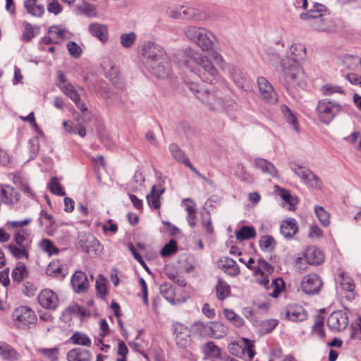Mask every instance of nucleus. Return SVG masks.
Here are the masks:
<instances>
[{
	"instance_id": "obj_1",
	"label": "nucleus",
	"mask_w": 361,
	"mask_h": 361,
	"mask_svg": "<svg viewBox=\"0 0 361 361\" xmlns=\"http://www.w3.org/2000/svg\"><path fill=\"white\" fill-rule=\"evenodd\" d=\"M31 218L23 220H10L5 224V228L13 231V242L8 244L6 248L11 255L17 259H28L30 249L32 243V231L25 228L32 222Z\"/></svg>"
},
{
	"instance_id": "obj_2",
	"label": "nucleus",
	"mask_w": 361,
	"mask_h": 361,
	"mask_svg": "<svg viewBox=\"0 0 361 361\" xmlns=\"http://www.w3.org/2000/svg\"><path fill=\"white\" fill-rule=\"evenodd\" d=\"M142 54L149 71L158 78H166L171 72L169 57L165 50L152 42H145Z\"/></svg>"
},
{
	"instance_id": "obj_3",
	"label": "nucleus",
	"mask_w": 361,
	"mask_h": 361,
	"mask_svg": "<svg viewBox=\"0 0 361 361\" xmlns=\"http://www.w3.org/2000/svg\"><path fill=\"white\" fill-rule=\"evenodd\" d=\"M274 271V268L270 263L262 258H259L252 271V275L255 282L264 287L269 295L276 298L284 288V282L281 278L275 279L270 282L269 277Z\"/></svg>"
},
{
	"instance_id": "obj_4",
	"label": "nucleus",
	"mask_w": 361,
	"mask_h": 361,
	"mask_svg": "<svg viewBox=\"0 0 361 361\" xmlns=\"http://www.w3.org/2000/svg\"><path fill=\"white\" fill-rule=\"evenodd\" d=\"M190 90L209 110L222 111L229 106L228 100L223 98L221 93L214 89L202 87L197 83L186 82Z\"/></svg>"
},
{
	"instance_id": "obj_5",
	"label": "nucleus",
	"mask_w": 361,
	"mask_h": 361,
	"mask_svg": "<svg viewBox=\"0 0 361 361\" xmlns=\"http://www.w3.org/2000/svg\"><path fill=\"white\" fill-rule=\"evenodd\" d=\"M184 37L190 42L195 44L202 51H208L214 47L216 37L209 30L193 25L183 27Z\"/></svg>"
},
{
	"instance_id": "obj_6",
	"label": "nucleus",
	"mask_w": 361,
	"mask_h": 361,
	"mask_svg": "<svg viewBox=\"0 0 361 361\" xmlns=\"http://www.w3.org/2000/svg\"><path fill=\"white\" fill-rule=\"evenodd\" d=\"M281 68L286 82L290 86L302 87L305 82V74L295 59L286 58L281 61Z\"/></svg>"
},
{
	"instance_id": "obj_7",
	"label": "nucleus",
	"mask_w": 361,
	"mask_h": 361,
	"mask_svg": "<svg viewBox=\"0 0 361 361\" xmlns=\"http://www.w3.org/2000/svg\"><path fill=\"white\" fill-rule=\"evenodd\" d=\"M177 56L182 58L178 63H183L193 74L197 75L200 68L204 65L208 57L192 47H187L178 51Z\"/></svg>"
},
{
	"instance_id": "obj_8",
	"label": "nucleus",
	"mask_w": 361,
	"mask_h": 361,
	"mask_svg": "<svg viewBox=\"0 0 361 361\" xmlns=\"http://www.w3.org/2000/svg\"><path fill=\"white\" fill-rule=\"evenodd\" d=\"M12 321L17 329L27 330L37 324V316L31 307L22 305L13 310Z\"/></svg>"
},
{
	"instance_id": "obj_9",
	"label": "nucleus",
	"mask_w": 361,
	"mask_h": 361,
	"mask_svg": "<svg viewBox=\"0 0 361 361\" xmlns=\"http://www.w3.org/2000/svg\"><path fill=\"white\" fill-rule=\"evenodd\" d=\"M342 106L338 102L329 99L318 101L316 113L319 120L325 125H329L342 111Z\"/></svg>"
},
{
	"instance_id": "obj_10",
	"label": "nucleus",
	"mask_w": 361,
	"mask_h": 361,
	"mask_svg": "<svg viewBox=\"0 0 361 361\" xmlns=\"http://www.w3.org/2000/svg\"><path fill=\"white\" fill-rule=\"evenodd\" d=\"M291 169L308 187L318 190L322 188L321 180L309 169L300 165L293 164L291 166Z\"/></svg>"
},
{
	"instance_id": "obj_11",
	"label": "nucleus",
	"mask_w": 361,
	"mask_h": 361,
	"mask_svg": "<svg viewBox=\"0 0 361 361\" xmlns=\"http://www.w3.org/2000/svg\"><path fill=\"white\" fill-rule=\"evenodd\" d=\"M322 286L323 282L321 277L314 273L304 276L300 283L302 290L307 295L319 294Z\"/></svg>"
},
{
	"instance_id": "obj_12",
	"label": "nucleus",
	"mask_w": 361,
	"mask_h": 361,
	"mask_svg": "<svg viewBox=\"0 0 361 361\" xmlns=\"http://www.w3.org/2000/svg\"><path fill=\"white\" fill-rule=\"evenodd\" d=\"M348 324V317L345 312L339 310L330 314L327 319L329 329L340 331L344 330Z\"/></svg>"
},
{
	"instance_id": "obj_13",
	"label": "nucleus",
	"mask_w": 361,
	"mask_h": 361,
	"mask_svg": "<svg viewBox=\"0 0 361 361\" xmlns=\"http://www.w3.org/2000/svg\"><path fill=\"white\" fill-rule=\"evenodd\" d=\"M257 82L262 98L269 104H276L278 96L268 80L264 77H259Z\"/></svg>"
},
{
	"instance_id": "obj_14",
	"label": "nucleus",
	"mask_w": 361,
	"mask_h": 361,
	"mask_svg": "<svg viewBox=\"0 0 361 361\" xmlns=\"http://www.w3.org/2000/svg\"><path fill=\"white\" fill-rule=\"evenodd\" d=\"M39 305L46 309L54 310L59 303L58 295L51 289L42 290L38 295Z\"/></svg>"
},
{
	"instance_id": "obj_15",
	"label": "nucleus",
	"mask_w": 361,
	"mask_h": 361,
	"mask_svg": "<svg viewBox=\"0 0 361 361\" xmlns=\"http://www.w3.org/2000/svg\"><path fill=\"white\" fill-rule=\"evenodd\" d=\"M20 200L19 192L11 185H0V202L13 205L18 202Z\"/></svg>"
},
{
	"instance_id": "obj_16",
	"label": "nucleus",
	"mask_w": 361,
	"mask_h": 361,
	"mask_svg": "<svg viewBox=\"0 0 361 361\" xmlns=\"http://www.w3.org/2000/svg\"><path fill=\"white\" fill-rule=\"evenodd\" d=\"M169 151L173 157L178 162H180L188 166L192 172H194L199 177H202V174L194 167L191 164L189 159L184 153L183 151L175 143L169 145Z\"/></svg>"
},
{
	"instance_id": "obj_17",
	"label": "nucleus",
	"mask_w": 361,
	"mask_h": 361,
	"mask_svg": "<svg viewBox=\"0 0 361 361\" xmlns=\"http://www.w3.org/2000/svg\"><path fill=\"white\" fill-rule=\"evenodd\" d=\"M285 318L293 322H301L307 318V312L299 305L292 304L288 305L285 310Z\"/></svg>"
},
{
	"instance_id": "obj_18",
	"label": "nucleus",
	"mask_w": 361,
	"mask_h": 361,
	"mask_svg": "<svg viewBox=\"0 0 361 361\" xmlns=\"http://www.w3.org/2000/svg\"><path fill=\"white\" fill-rule=\"evenodd\" d=\"M71 284L78 293L86 291L89 287V283L85 273L81 271H75L71 278Z\"/></svg>"
},
{
	"instance_id": "obj_19",
	"label": "nucleus",
	"mask_w": 361,
	"mask_h": 361,
	"mask_svg": "<svg viewBox=\"0 0 361 361\" xmlns=\"http://www.w3.org/2000/svg\"><path fill=\"white\" fill-rule=\"evenodd\" d=\"M218 75V71L209 59L196 75L202 80L212 83L214 78Z\"/></svg>"
},
{
	"instance_id": "obj_20",
	"label": "nucleus",
	"mask_w": 361,
	"mask_h": 361,
	"mask_svg": "<svg viewBox=\"0 0 361 361\" xmlns=\"http://www.w3.org/2000/svg\"><path fill=\"white\" fill-rule=\"evenodd\" d=\"M46 274L50 277L62 280L68 274V271L59 261L54 260L48 264Z\"/></svg>"
},
{
	"instance_id": "obj_21",
	"label": "nucleus",
	"mask_w": 361,
	"mask_h": 361,
	"mask_svg": "<svg viewBox=\"0 0 361 361\" xmlns=\"http://www.w3.org/2000/svg\"><path fill=\"white\" fill-rule=\"evenodd\" d=\"M218 267L223 270L226 274L236 276L240 274V269L235 261L228 257H221L218 262Z\"/></svg>"
},
{
	"instance_id": "obj_22",
	"label": "nucleus",
	"mask_w": 361,
	"mask_h": 361,
	"mask_svg": "<svg viewBox=\"0 0 361 361\" xmlns=\"http://www.w3.org/2000/svg\"><path fill=\"white\" fill-rule=\"evenodd\" d=\"M280 231L286 239H291L298 232L296 220L293 218L286 219L281 224Z\"/></svg>"
},
{
	"instance_id": "obj_23",
	"label": "nucleus",
	"mask_w": 361,
	"mask_h": 361,
	"mask_svg": "<svg viewBox=\"0 0 361 361\" xmlns=\"http://www.w3.org/2000/svg\"><path fill=\"white\" fill-rule=\"evenodd\" d=\"M79 245L87 253L96 252L100 247L99 242L92 235H82L79 240Z\"/></svg>"
},
{
	"instance_id": "obj_24",
	"label": "nucleus",
	"mask_w": 361,
	"mask_h": 361,
	"mask_svg": "<svg viewBox=\"0 0 361 361\" xmlns=\"http://www.w3.org/2000/svg\"><path fill=\"white\" fill-rule=\"evenodd\" d=\"M88 30L92 36L98 38L102 43L107 42L109 38V30L106 25L93 23L90 24Z\"/></svg>"
},
{
	"instance_id": "obj_25",
	"label": "nucleus",
	"mask_w": 361,
	"mask_h": 361,
	"mask_svg": "<svg viewBox=\"0 0 361 361\" xmlns=\"http://www.w3.org/2000/svg\"><path fill=\"white\" fill-rule=\"evenodd\" d=\"M48 34L49 40L52 41L54 44H60L69 37L68 31L59 25L51 26L49 29Z\"/></svg>"
},
{
	"instance_id": "obj_26",
	"label": "nucleus",
	"mask_w": 361,
	"mask_h": 361,
	"mask_svg": "<svg viewBox=\"0 0 361 361\" xmlns=\"http://www.w3.org/2000/svg\"><path fill=\"white\" fill-rule=\"evenodd\" d=\"M68 361H91L92 354L86 349L75 348L69 350L67 353Z\"/></svg>"
},
{
	"instance_id": "obj_27",
	"label": "nucleus",
	"mask_w": 361,
	"mask_h": 361,
	"mask_svg": "<svg viewBox=\"0 0 361 361\" xmlns=\"http://www.w3.org/2000/svg\"><path fill=\"white\" fill-rule=\"evenodd\" d=\"M304 257L310 264H319L324 261V255L317 247L311 246L306 249Z\"/></svg>"
},
{
	"instance_id": "obj_28",
	"label": "nucleus",
	"mask_w": 361,
	"mask_h": 361,
	"mask_svg": "<svg viewBox=\"0 0 361 361\" xmlns=\"http://www.w3.org/2000/svg\"><path fill=\"white\" fill-rule=\"evenodd\" d=\"M0 356L8 361H16L20 358V355L8 343L0 341Z\"/></svg>"
},
{
	"instance_id": "obj_29",
	"label": "nucleus",
	"mask_w": 361,
	"mask_h": 361,
	"mask_svg": "<svg viewBox=\"0 0 361 361\" xmlns=\"http://www.w3.org/2000/svg\"><path fill=\"white\" fill-rule=\"evenodd\" d=\"M326 12L325 6L322 4L315 3L313 8L310 9L305 13L300 14V18L304 20H311L313 21L322 18L324 13Z\"/></svg>"
},
{
	"instance_id": "obj_30",
	"label": "nucleus",
	"mask_w": 361,
	"mask_h": 361,
	"mask_svg": "<svg viewBox=\"0 0 361 361\" xmlns=\"http://www.w3.org/2000/svg\"><path fill=\"white\" fill-rule=\"evenodd\" d=\"M228 329L221 322H209V337L219 339L226 336L228 334Z\"/></svg>"
},
{
	"instance_id": "obj_31",
	"label": "nucleus",
	"mask_w": 361,
	"mask_h": 361,
	"mask_svg": "<svg viewBox=\"0 0 361 361\" xmlns=\"http://www.w3.org/2000/svg\"><path fill=\"white\" fill-rule=\"evenodd\" d=\"M160 293L169 302L176 304L180 302V298L176 295L174 288L171 284L164 283L159 287Z\"/></svg>"
},
{
	"instance_id": "obj_32",
	"label": "nucleus",
	"mask_w": 361,
	"mask_h": 361,
	"mask_svg": "<svg viewBox=\"0 0 361 361\" xmlns=\"http://www.w3.org/2000/svg\"><path fill=\"white\" fill-rule=\"evenodd\" d=\"M164 189L161 185H154L149 195L147 196V200L150 207L159 209L160 207L159 198Z\"/></svg>"
},
{
	"instance_id": "obj_33",
	"label": "nucleus",
	"mask_w": 361,
	"mask_h": 361,
	"mask_svg": "<svg viewBox=\"0 0 361 361\" xmlns=\"http://www.w3.org/2000/svg\"><path fill=\"white\" fill-rule=\"evenodd\" d=\"M256 168L260 169L262 172L269 174L270 176L275 177L277 175V171L275 166L269 161L257 158L255 161Z\"/></svg>"
},
{
	"instance_id": "obj_34",
	"label": "nucleus",
	"mask_w": 361,
	"mask_h": 361,
	"mask_svg": "<svg viewBox=\"0 0 361 361\" xmlns=\"http://www.w3.org/2000/svg\"><path fill=\"white\" fill-rule=\"evenodd\" d=\"M59 88L63 94L68 97L73 102L78 100L80 97V92L81 93L85 92L82 87H78V89L76 90L71 82L67 83L66 85H59Z\"/></svg>"
},
{
	"instance_id": "obj_35",
	"label": "nucleus",
	"mask_w": 361,
	"mask_h": 361,
	"mask_svg": "<svg viewBox=\"0 0 361 361\" xmlns=\"http://www.w3.org/2000/svg\"><path fill=\"white\" fill-rule=\"evenodd\" d=\"M59 88L63 94L68 97L73 102L78 100L80 97V92L81 93L85 92L82 87H78V89L76 90L71 82L67 83L66 85H59Z\"/></svg>"
},
{
	"instance_id": "obj_36",
	"label": "nucleus",
	"mask_w": 361,
	"mask_h": 361,
	"mask_svg": "<svg viewBox=\"0 0 361 361\" xmlns=\"http://www.w3.org/2000/svg\"><path fill=\"white\" fill-rule=\"evenodd\" d=\"M24 6L28 13L35 17H41L44 13L43 5H37V0H25Z\"/></svg>"
},
{
	"instance_id": "obj_37",
	"label": "nucleus",
	"mask_w": 361,
	"mask_h": 361,
	"mask_svg": "<svg viewBox=\"0 0 361 361\" xmlns=\"http://www.w3.org/2000/svg\"><path fill=\"white\" fill-rule=\"evenodd\" d=\"M28 275V270L23 262H18L16 267L13 269L11 277L13 281L20 282Z\"/></svg>"
},
{
	"instance_id": "obj_38",
	"label": "nucleus",
	"mask_w": 361,
	"mask_h": 361,
	"mask_svg": "<svg viewBox=\"0 0 361 361\" xmlns=\"http://www.w3.org/2000/svg\"><path fill=\"white\" fill-rule=\"evenodd\" d=\"M59 350V347L50 348H41L37 350V353L49 361H58Z\"/></svg>"
},
{
	"instance_id": "obj_39",
	"label": "nucleus",
	"mask_w": 361,
	"mask_h": 361,
	"mask_svg": "<svg viewBox=\"0 0 361 361\" xmlns=\"http://www.w3.org/2000/svg\"><path fill=\"white\" fill-rule=\"evenodd\" d=\"M216 293L217 298L223 300L231 293L230 286L222 279H219L216 286Z\"/></svg>"
},
{
	"instance_id": "obj_40",
	"label": "nucleus",
	"mask_w": 361,
	"mask_h": 361,
	"mask_svg": "<svg viewBox=\"0 0 361 361\" xmlns=\"http://www.w3.org/2000/svg\"><path fill=\"white\" fill-rule=\"evenodd\" d=\"M181 18H185L192 20H200L201 18V13L195 8L188 7L185 6H180Z\"/></svg>"
},
{
	"instance_id": "obj_41",
	"label": "nucleus",
	"mask_w": 361,
	"mask_h": 361,
	"mask_svg": "<svg viewBox=\"0 0 361 361\" xmlns=\"http://www.w3.org/2000/svg\"><path fill=\"white\" fill-rule=\"evenodd\" d=\"M190 329L193 334L200 337H209V322L205 324L202 322H196L192 324Z\"/></svg>"
},
{
	"instance_id": "obj_42",
	"label": "nucleus",
	"mask_w": 361,
	"mask_h": 361,
	"mask_svg": "<svg viewBox=\"0 0 361 361\" xmlns=\"http://www.w3.org/2000/svg\"><path fill=\"white\" fill-rule=\"evenodd\" d=\"M278 195L288 204V209L293 210L297 200L295 197L291 196L290 192L286 189L281 188L279 186L276 187Z\"/></svg>"
},
{
	"instance_id": "obj_43",
	"label": "nucleus",
	"mask_w": 361,
	"mask_h": 361,
	"mask_svg": "<svg viewBox=\"0 0 361 361\" xmlns=\"http://www.w3.org/2000/svg\"><path fill=\"white\" fill-rule=\"evenodd\" d=\"M260 249L264 252H271L276 246V241L271 235H263L259 240Z\"/></svg>"
},
{
	"instance_id": "obj_44",
	"label": "nucleus",
	"mask_w": 361,
	"mask_h": 361,
	"mask_svg": "<svg viewBox=\"0 0 361 361\" xmlns=\"http://www.w3.org/2000/svg\"><path fill=\"white\" fill-rule=\"evenodd\" d=\"M78 10L88 18H95L97 16V11L94 5L87 2H82L77 6Z\"/></svg>"
},
{
	"instance_id": "obj_45",
	"label": "nucleus",
	"mask_w": 361,
	"mask_h": 361,
	"mask_svg": "<svg viewBox=\"0 0 361 361\" xmlns=\"http://www.w3.org/2000/svg\"><path fill=\"white\" fill-rule=\"evenodd\" d=\"M71 341L75 345L90 347L91 345L90 338L84 333L75 332L71 337Z\"/></svg>"
},
{
	"instance_id": "obj_46",
	"label": "nucleus",
	"mask_w": 361,
	"mask_h": 361,
	"mask_svg": "<svg viewBox=\"0 0 361 361\" xmlns=\"http://www.w3.org/2000/svg\"><path fill=\"white\" fill-rule=\"evenodd\" d=\"M256 231L252 226H243L236 232V238L239 240H248L255 237Z\"/></svg>"
},
{
	"instance_id": "obj_47",
	"label": "nucleus",
	"mask_w": 361,
	"mask_h": 361,
	"mask_svg": "<svg viewBox=\"0 0 361 361\" xmlns=\"http://www.w3.org/2000/svg\"><path fill=\"white\" fill-rule=\"evenodd\" d=\"M314 213L323 226L326 227L330 224V214L324 207L315 206Z\"/></svg>"
},
{
	"instance_id": "obj_48",
	"label": "nucleus",
	"mask_w": 361,
	"mask_h": 361,
	"mask_svg": "<svg viewBox=\"0 0 361 361\" xmlns=\"http://www.w3.org/2000/svg\"><path fill=\"white\" fill-rule=\"evenodd\" d=\"M224 314L226 318L237 327H240L244 324V319L234 311L224 309Z\"/></svg>"
},
{
	"instance_id": "obj_49",
	"label": "nucleus",
	"mask_w": 361,
	"mask_h": 361,
	"mask_svg": "<svg viewBox=\"0 0 361 361\" xmlns=\"http://www.w3.org/2000/svg\"><path fill=\"white\" fill-rule=\"evenodd\" d=\"M137 39V35L134 32L123 33L120 36L121 44L124 48L128 49L133 46Z\"/></svg>"
},
{
	"instance_id": "obj_50",
	"label": "nucleus",
	"mask_w": 361,
	"mask_h": 361,
	"mask_svg": "<svg viewBox=\"0 0 361 361\" xmlns=\"http://www.w3.org/2000/svg\"><path fill=\"white\" fill-rule=\"evenodd\" d=\"M204 353L210 357H219L221 355V350L214 342L209 341L202 346Z\"/></svg>"
},
{
	"instance_id": "obj_51",
	"label": "nucleus",
	"mask_w": 361,
	"mask_h": 361,
	"mask_svg": "<svg viewBox=\"0 0 361 361\" xmlns=\"http://www.w3.org/2000/svg\"><path fill=\"white\" fill-rule=\"evenodd\" d=\"M321 92L323 95L330 96L334 93L344 94L345 91L341 86L334 84H326L321 87Z\"/></svg>"
},
{
	"instance_id": "obj_52",
	"label": "nucleus",
	"mask_w": 361,
	"mask_h": 361,
	"mask_svg": "<svg viewBox=\"0 0 361 361\" xmlns=\"http://www.w3.org/2000/svg\"><path fill=\"white\" fill-rule=\"evenodd\" d=\"M40 248L46 252L49 256L56 255L59 252V249L53 244L49 239H44L39 243Z\"/></svg>"
},
{
	"instance_id": "obj_53",
	"label": "nucleus",
	"mask_w": 361,
	"mask_h": 361,
	"mask_svg": "<svg viewBox=\"0 0 361 361\" xmlns=\"http://www.w3.org/2000/svg\"><path fill=\"white\" fill-rule=\"evenodd\" d=\"M340 278V285L341 288L348 292H353L355 289V283L353 279L344 274H341Z\"/></svg>"
},
{
	"instance_id": "obj_54",
	"label": "nucleus",
	"mask_w": 361,
	"mask_h": 361,
	"mask_svg": "<svg viewBox=\"0 0 361 361\" xmlns=\"http://www.w3.org/2000/svg\"><path fill=\"white\" fill-rule=\"evenodd\" d=\"M281 109H282V112H283V116L286 118L287 122L289 123L290 125H292L293 128L296 131L298 130L296 118L293 114L290 109L286 106H283Z\"/></svg>"
},
{
	"instance_id": "obj_55",
	"label": "nucleus",
	"mask_w": 361,
	"mask_h": 361,
	"mask_svg": "<svg viewBox=\"0 0 361 361\" xmlns=\"http://www.w3.org/2000/svg\"><path fill=\"white\" fill-rule=\"evenodd\" d=\"M342 61L348 70H357V56L345 55L343 57Z\"/></svg>"
},
{
	"instance_id": "obj_56",
	"label": "nucleus",
	"mask_w": 361,
	"mask_h": 361,
	"mask_svg": "<svg viewBox=\"0 0 361 361\" xmlns=\"http://www.w3.org/2000/svg\"><path fill=\"white\" fill-rule=\"evenodd\" d=\"M177 251L176 242L174 240H171L166 243L161 250V255L163 257H168L174 254Z\"/></svg>"
},
{
	"instance_id": "obj_57",
	"label": "nucleus",
	"mask_w": 361,
	"mask_h": 361,
	"mask_svg": "<svg viewBox=\"0 0 361 361\" xmlns=\"http://www.w3.org/2000/svg\"><path fill=\"white\" fill-rule=\"evenodd\" d=\"M312 332L317 335V336L324 339L325 333L324 330V321L321 318H317L312 326Z\"/></svg>"
},
{
	"instance_id": "obj_58",
	"label": "nucleus",
	"mask_w": 361,
	"mask_h": 361,
	"mask_svg": "<svg viewBox=\"0 0 361 361\" xmlns=\"http://www.w3.org/2000/svg\"><path fill=\"white\" fill-rule=\"evenodd\" d=\"M47 11L49 13H53L55 16L59 14L63 8L58 0H47Z\"/></svg>"
},
{
	"instance_id": "obj_59",
	"label": "nucleus",
	"mask_w": 361,
	"mask_h": 361,
	"mask_svg": "<svg viewBox=\"0 0 361 361\" xmlns=\"http://www.w3.org/2000/svg\"><path fill=\"white\" fill-rule=\"evenodd\" d=\"M49 190L53 194L59 195V196L65 195L64 191L63 190L60 184L58 183L56 178H52L51 179V181L49 183Z\"/></svg>"
},
{
	"instance_id": "obj_60",
	"label": "nucleus",
	"mask_w": 361,
	"mask_h": 361,
	"mask_svg": "<svg viewBox=\"0 0 361 361\" xmlns=\"http://www.w3.org/2000/svg\"><path fill=\"white\" fill-rule=\"evenodd\" d=\"M69 54L75 58L80 56L82 49L80 47L74 42H68L66 44Z\"/></svg>"
},
{
	"instance_id": "obj_61",
	"label": "nucleus",
	"mask_w": 361,
	"mask_h": 361,
	"mask_svg": "<svg viewBox=\"0 0 361 361\" xmlns=\"http://www.w3.org/2000/svg\"><path fill=\"white\" fill-rule=\"evenodd\" d=\"M20 190L29 197L34 198L35 195L33 190L30 188L29 183L25 179H20L19 181Z\"/></svg>"
},
{
	"instance_id": "obj_62",
	"label": "nucleus",
	"mask_w": 361,
	"mask_h": 361,
	"mask_svg": "<svg viewBox=\"0 0 361 361\" xmlns=\"http://www.w3.org/2000/svg\"><path fill=\"white\" fill-rule=\"evenodd\" d=\"M290 53L297 57H302L305 54V47L302 44H293L290 47Z\"/></svg>"
},
{
	"instance_id": "obj_63",
	"label": "nucleus",
	"mask_w": 361,
	"mask_h": 361,
	"mask_svg": "<svg viewBox=\"0 0 361 361\" xmlns=\"http://www.w3.org/2000/svg\"><path fill=\"white\" fill-rule=\"evenodd\" d=\"M35 35L34 28L28 23H25L24 30L23 33V37L24 39L29 41L32 39Z\"/></svg>"
},
{
	"instance_id": "obj_64",
	"label": "nucleus",
	"mask_w": 361,
	"mask_h": 361,
	"mask_svg": "<svg viewBox=\"0 0 361 361\" xmlns=\"http://www.w3.org/2000/svg\"><path fill=\"white\" fill-rule=\"evenodd\" d=\"M311 26L313 29L319 31H326L328 30V26L326 25L325 20L323 18L314 20L311 23Z\"/></svg>"
}]
</instances>
